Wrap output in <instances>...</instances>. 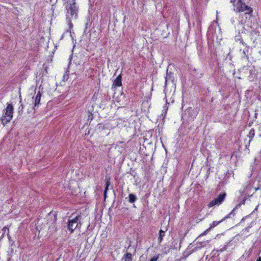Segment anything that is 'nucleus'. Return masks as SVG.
<instances>
[{"label": "nucleus", "instance_id": "obj_2", "mask_svg": "<svg viewBox=\"0 0 261 261\" xmlns=\"http://www.w3.org/2000/svg\"><path fill=\"white\" fill-rule=\"evenodd\" d=\"M66 8L67 10L66 19L68 23L69 29L71 30L73 27L71 20L76 19L77 16V8L75 0H67Z\"/></svg>", "mask_w": 261, "mask_h": 261}, {"label": "nucleus", "instance_id": "obj_1", "mask_svg": "<svg viewBox=\"0 0 261 261\" xmlns=\"http://www.w3.org/2000/svg\"><path fill=\"white\" fill-rule=\"evenodd\" d=\"M254 161L256 165L253 167L251 174V179L243 186L242 190L238 192L239 203L236 205L238 206V208L245 203L248 197L251 196L255 191L261 189V175H258V170L261 169V151L255 158Z\"/></svg>", "mask_w": 261, "mask_h": 261}, {"label": "nucleus", "instance_id": "obj_22", "mask_svg": "<svg viewBox=\"0 0 261 261\" xmlns=\"http://www.w3.org/2000/svg\"><path fill=\"white\" fill-rule=\"evenodd\" d=\"M243 53H244V54L245 55V51H244V50L243 51Z\"/></svg>", "mask_w": 261, "mask_h": 261}, {"label": "nucleus", "instance_id": "obj_11", "mask_svg": "<svg viewBox=\"0 0 261 261\" xmlns=\"http://www.w3.org/2000/svg\"><path fill=\"white\" fill-rule=\"evenodd\" d=\"M165 231L161 229L159 231V236L158 238V242L159 244H160L163 239L164 237L165 236Z\"/></svg>", "mask_w": 261, "mask_h": 261}, {"label": "nucleus", "instance_id": "obj_5", "mask_svg": "<svg viewBox=\"0 0 261 261\" xmlns=\"http://www.w3.org/2000/svg\"><path fill=\"white\" fill-rule=\"evenodd\" d=\"M225 197H226L225 193L220 194L217 197L214 199L212 201H211L208 203V207L210 208L213 206H215L216 205H219L223 202Z\"/></svg>", "mask_w": 261, "mask_h": 261}, {"label": "nucleus", "instance_id": "obj_3", "mask_svg": "<svg viewBox=\"0 0 261 261\" xmlns=\"http://www.w3.org/2000/svg\"><path fill=\"white\" fill-rule=\"evenodd\" d=\"M230 3L233 5V11L237 13L246 11V13L250 14L252 11V9L241 0H230Z\"/></svg>", "mask_w": 261, "mask_h": 261}, {"label": "nucleus", "instance_id": "obj_6", "mask_svg": "<svg viewBox=\"0 0 261 261\" xmlns=\"http://www.w3.org/2000/svg\"><path fill=\"white\" fill-rule=\"evenodd\" d=\"M238 208V206H236L232 210V211L229 213L227 216H226L225 217H224L221 220L219 221H214L212 223H211L210 224V227L206 230V231H209L210 230H211V229L214 228L215 227H216L217 225H218L219 223H220L221 222H222V221H223L224 220L227 219V218H229L231 217V216L232 215L233 216H234L235 215V211Z\"/></svg>", "mask_w": 261, "mask_h": 261}, {"label": "nucleus", "instance_id": "obj_18", "mask_svg": "<svg viewBox=\"0 0 261 261\" xmlns=\"http://www.w3.org/2000/svg\"><path fill=\"white\" fill-rule=\"evenodd\" d=\"M253 69H254V67H253L252 69H250L249 72H250V75L253 74V72H254Z\"/></svg>", "mask_w": 261, "mask_h": 261}, {"label": "nucleus", "instance_id": "obj_14", "mask_svg": "<svg viewBox=\"0 0 261 261\" xmlns=\"http://www.w3.org/2000/svg\"><path fill=\"white\" fill-rule=\"evenodd\" d=\"M172 73L171 72H170L169 73H167V75L166 77H165V84H167V82L168 80H171V78L172 76Z\"/></svg>", "mask_w": 261, "mask_h": 261}, {"label": "nucleus", "instance_id": "obj_12", "mask_svg": "<svg viewBox=\"0 0 261 261\" xmlns=\"http://www.w3.org/2000/svg\"><path fill=\"white\" fill-rule=\"evenodd\" d=\"M128 197H129V202L130 203L134 202L137 199V197H136V195H135L133 194H129Z\"/></svg>", "mask_w": 261, "mask_h": 261}, {"label": "nucleus", "instance_id": "obj_10", "mask_svg": "<svg viewBox=\"0 0 261 261\" xmlns=\"http://www.w3.org/2000/svg\"><path fill=\"white\" fill-rule=\"evenodd\" d=\"M110 179L109 178L106 179V183H105V189L104 191V196H105V198L106 197L107 193V191H108V188H109V187L110 186Z\"/></svg>", "mask_w": 261, "mask_h": 261}, {"label": "nucleus", "instance_id": "obj_15", "mask_svg": "<svg viewBox=\"0 0 261 261\" xmlns=\"http://www.w3.org/2000/svg\"><path fill=\"white\" fill-rule=\"evenodd\" d=\"M254 130L252 128L250 131H249V135H248V136L250 138H252L254 137Z\"/></svg>", "mask_w": 261, "mask_h": 261}, {"label": "nucleus", "instance_id": "obj_8", "mask_svg": "<svg viewBox=\"0 0 261 261\" xmlns=\"http://www.w3.org/2000/svg\"><path fill=\"white\" fill-rule=\"evenodd\" d=\"M41 93L40 91H39L35 97V98L34 108V109L36 107H38V106H39L40 100H41Z\"/></svg>", "mask_w": 261, "mask_h": 261}, {"label": "nucleus", "instance_id": "obj_20", "mask_svg": "<svg viewBox=\"0 0 261 261\" xmlns=\"http://www.w3.org/2000/svg\"><path fill=\"white\" fill-rule=\"evenodd\" d=\"M231 21L232 23H233L234 22V19H232V20L231 19Z\"/></svg>", "mask_w": 261, "mask_h": 261}, {"label": "nucleus", "instance_id": "obj_19", "mask_svg": "<svg viewBox=\"0 0 261 261\" xmlns=\"http://www.w3.org/2000/svg\"><path fill=\"white\" fill-rule=\"evenodd\" d=\"M256 261H261V257H259L256 260Z\"/></svg>", "mask_w": 261, "mask_h": 261}, {"label": "nucleus", "instance_id": "obj_4", "mask_svg": "<svg viewBox=\"0 0 261 261\" xmlns=\"http://www.w3.org/2000/svg\"><path fill=\"white\" fill-rule=\"evenodd\" d=\"M13 107L12 105H8L6 112L1 118L2 123L4 125L7 124L13 117Z\"/></svg>", "mask_w": 261, "mask_h": 261}, {"label": "nucleus", "instance_id": "obj_13", "mask_svg": "<svg viewBox=\"0 0 261 261\" xmlns=\"http://www.w3.org/2000/svg\"><path fill=\"white\" fill-rule=\"evenodd\" d=\"M123 259L124 261H132V254L130 253H126Z\"/></svg>", "mask_w": 261, "mask_h": 261}, {"label": "nucleus", "instance_id": "obj_16", "mask_svg": "<svg viewBox=\"0 0 261 261\" xmlns=\"http://www.w3.org/2000/svg\"><path fill=\"white\" fill-rule=\"evenodd\" d=\"M160 254L154 255L150 261H157L158 258H159Z\"/></svg>", "mask_w": 261, "mask_h": 261}, {"label": "nucleus", "instance_id": "obj_9", "mask_svg": "<svg viewBox=\"0 0 261 261\" xmlns=\"http://www.w3.org/2000/svg\"><path fill=\"white\" fill-rule=\"evenodd\" d=\"M121 79V75H119L115 80L113 85L115 87H120L122 85Z\"/></svg>", "mask_w": 261, "mask_h": 261}, {"label": "nucleus", "instance_id": "obj_21", "mask_svg": "<svg viewBox=\"0 0 261 261\" xmlns=\"http://www.w3.org/2000/svg\"><path fill=\"white\" fill-rule=\"evenodd\" d=\"M6 229H7V227H4V228H3V230H4L5 231Z\"/></svg>", "mask_w": 261, "mask_h": 261}, {"label": "nucleus", "instance_id": "obj_7", "mask_svg": "<svg viewBox=\"0 0 261 261\" xmlns=\"http://www.w3.org/2000/svg\"><path fill=\"white\" fill-rule=\"evenodd\" d=\"M80 216H77L74 218L69 220L68 223V229L71 232H72L76 229L78 226V220Z\"/></svg>", "mask_w": 261, "mask_h": 261}, {"label": "nucleus", "instance_id": "obj_17", "mask_svg": "<svg viewBox=\"0 0 261 261\" xmlns=\"http://www.w3.org/2000/svg\"><path fill=\"white\" fill-rule=\"evenodd\" d=\"M258 125V130L259 132H260V133H259L258 135L259 137H261V123L260 124H259Z\"/></svg>", "mask_w": 261, "mask_h": 261}]
</instances>
